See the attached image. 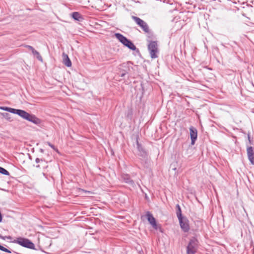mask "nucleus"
<instances>
[{"mask_svg": "<svg viewBox=\"0 0 254 254\" xmlns=\"http://www.w3.org/2000/svg\"><path fill=\"white\" fill-rule=\"evenodd\" d=\"M13 114H17L24 119L30 121L36 125L40 123V120L34 115L29 114L24 110L20 109H14Z\"/></svg>", "mask_w": 254, "mask_h": 254, "instance_id": "f257e3e1", "label": "nucleus"}, {"mask_svg": "<svg viewBox=\"0 0 254 254\" xmlns=\"http://www.w3.org/2000/svg\"><path fill=\"white\" fill-rule=\"evenodd\" d=\"M199 247V242L194 237L191 238L187 247V254H195Z\"/></svg>", "mask_w": 254, "mask_h": 254, "instance_id": "f03ea898", "label": "nucleus"}, {"mask_svg": "<svg viewBox=\"0 0 254 254\" xmlns=\"http://www.w3.org/2000/svg\"><path fill=\"white\" fill-rule=\"evenodd\" d=\"M12 242L26 248L32 250L35 249L34 244L30 240L26 238L18 237L14 239Z\"/></svg>", "mask_w": 254, "mask_h": 254, "instance_id": "7ed1b4c3", "label": "nucleus"}, {"mask_svg": "<svg viewBox=\"0 0 254 254\" xmlns=\"http://www.w3.org/2000/svg\"><path fill=\"white\" fill-rule=\"evenodd\" d=\"M115 36L121 43H122L124 46L128 48L129 49L132 50H135L136 49V47L133 43L123 35L117 33L115 34Z\"/></svg>", "mask_w": 254, "mask_h": 254, "instance_id": "20e7f679", "label": "nucleus"}, {"mask_svg": "<svg viewBox=\"0 0 254 254\" xmlns=\"http://www.w3.org/2000/svg\"><path fill=\"white\" fill-rule=\"evenodd\" d=\"M132 19L135 22V23L141 27L142 30L145 33L148 34H151V31L149 29V26L146 23V22L141 19L140 18L135 16H132Z\"/></svg>", "mask_w": 254, "mask_h": 254, "instance_id": "39448f33", "label": "nucleus"}, {"mask_svg": "<svg viewBox=\"0 0 254 254\" xmlns=\"http://www.w3.org/2000/svg\"><path fill=\"white\" fill-rule=\"evenodd\" d=\"M148 49L152 59H155L158 57V49L156 41H150L148 45Z\"/></svg>", "mask_w": 254, "mask_h": 254, "instance_id": "423d86ee", "label": "nucleus"}, {"mask_svg": "<svg viewBox=\"0 0 254 254\" xmlns=\"http://www.w3.org/2000/svg\"><path fill=\"white\" fill-rule=\"evenodd\" d=\"M179 219L180 227L182 230L184 232H188L190 229L189 225V221L188 219L186 217H184L180 218Z\"/></svg>", "mask_w": 254, "mask_h": 254, "instance_id": "0eeeda50", "label": "nucleus"}, {"mask_svg": "<svg viewBox=\"0 0 254 254\" xmlns=\"http://www.w3.org/2000/svg\"><path fill=\"white\" fill-rule=\"evenodd\" d=\"M190 136L191 138V144L193 145L197 137V131L195 128L191 127L190 128Z\"/></svg>", "mask_w": 254, "mask_h": 254, "instance_id": "6e6552de", "label": "nucleus"}, {"mask_svg": "<svg viewBox=\"0 0 254 254\" xmlns=\"http://www.w3.org/2000/svg\"><path fill=\"white\" fill-rule=\"evenodd\" d=\"M146 216L147 218V220L150 225L154 228L155 229H157V226L156 224V222L155 219L153 216L152 214H151L149 212H147L146 214Z\"/></svg>", "mask_w": 254, "mask_h": 254, "instance_id": "1a4fd4ad", "label": "nucleus"}, {"mask_svg": "<svg viewBox=\"0 0 254 254\" xmlns=\"http://www.w3.org/2000/svg\"><path fill=\"white\" fill-rule=\"evenodd\" d=\"M247 152L249 161L252 164L254 165V151L252 146H249L247 149Z\"/></svg>", "mask_w": 254, "mask_h": 254, "instance_id": "9d476101", "label": "nucleus"}, {"mask_svg": "<svg viewBox=\"0 0 254 254\" xmlns=\"http://www.w3.org/2000/svg\"><path fill=\"white\" fill-rule=\"evenodd\" d=\"M130 64V62L124 63L120 64L119 66V69L123 70L124 72L121 74V77L124 76L127 73L129 70V65Z\"/></svg>", "mask_w": 254, "mask_h": 254, "instance_id": "9b49d317", "label": "nucleus"}, {"mask_svg": "<svg viewBox=\"0 0 254 254\" xmlns=\"http://www.w3.org/2000/svg\"><path fill=\"white\" fill-rule=\"evenodd\" d=\"M136 145L138 151L139 152V155L140 156L142 157H145L146 155V151L144 150V149L142 148L141 144H140L138 141V140H136Z\"/></svg>", "mask_w": 254, "mask_h": 254, "instance_id": "f8f14e48", "label": "nucleus"}, {"mask_svg": "<svg viewBox=\"0 0 254 254\" xmlns=\"http://www.w3.org/2000/svg\"><path fill=\"white\" fill-rule=\"evenodd\" d=\"M72 17L78 21H81L83 19L82 15L78 12H73L71 14Z\"/></svg>", "mask_w": 254, "mask_h": 254, "instance_id": "ddd939ff", "label": "nucleus"}, {"mask_svg": "<svg viewBox=\"0 0 254 254\" xmlns=\"http://www.w3.org/2000/svg\"><path fill=\"white\" fill-rule=\"evenodd\" d=\"M63 61L64 64L67 66V67H70L71 66V62L68 58V56L66 54H63Z\"/></svg>", "mask_w": 254, "mask_h": 254, "instance_id": "4468645a", "label": "nucleus"}, {"mask_svg": "<svg viewBox=\"0 0 254 254\" xmlns=\"http://www.w3.org/2000/svg\"><path fill=\"white\" fill-rule=\"evenodd\" d=\"M122 178L126 183L129 184H133V181L130 179L129 176L127 174H123L122 176Z\"/></svg>", "mask_w": 254, "mask_h": 254, "instance_id": "2eb2a0df", "label": "nucleus"}, {"mask_svg": "<svg viewBox=\"0 0 254 254\" xmlns=\"http://www.w3.org/2000/svg\"><path fill=\"white\" fill-rule=\"evenodd\" d=\"M176 208H177L176 215H177L178 218L180 219V218L184 217L182 216L181 208V207L179 205V204H178L176 205Z\"/></svg>", "mask_w": 254, "mask_h": 254, "instance_id": "dca6fc26", "label": "nucleus"}, {"mask_svg": "<svg viewBox=\"0 0 254 254\" xmlns=\"http://www.w3.org/2000/svg\"><path fill=\"white\" fill-rule=\"evenodd\" d=\"M0 109L5 111H8L11 113H13L15 109L7 107H0Z\"/></svg>", "mask_w": 254, "mask_h": 254, "instance_id": "f3484780", "label": "nucleus"}, {"mask_svg": "<svg viewBox=\"0 0 254 254\" xmlns=\"http://www.w3.org/2000/svg\"><path fill=\"white\" fill-rule=\"evenodd\" d=\"M32 53H33V54L34 55L36 56V57L38 60L42 62V61H43L42 57H41V56L40 55L38 51L34 50V51H33L32 52Z\"/></svg>", "mask_w": 254, "mask_h": 254, "instance_id": "a211bd4d", "label": "nucleus"}, {"mask_svg": "<svg viewBox=\"0 0 254 254\" xmlns=\"http://www.w3.org/2000/svg\"><path fill=\"white\" fill-rule=\"evenodd\" d=\"M0 173L5 175H9V172L2 167H0Z\"/></svg>", "mask_w": 254, "mask_h": 254, "instance_id": "6ab92c4d", "label": "nucleus"}, {"mask_svg": "<svg viewBox=\"0 0 254 254\" xmlns=\"http://www.w3.org/2000/svg\"><path fill=\"white\" fill-rule=\"evenodd\" d=\"M1 115L2 116L3 118L6 119L7 120H10L11 118L10 117V115L7 113H2Z\"/></svg>", "mask_w": 254, "mask_h": 254, "instance_id": "aec40b11", "label": "nucleus"}, {"mask_svg": "<svg viewBox=\"0 0 254 254\" xmlns=\"http://www.w3.org/2000/svg\"><path fill=\"white\" fill-rule=\"evenodd\" d=\"M0 250L8 253H11V251L10 250L7 249L1 245H0Z\"/></svg>", "mask_w": 254, "mask_h": 254, "instance_id": "412c9836", "label": "nucleus"}, {"mask_svg": "<svg viewBox=\"0 0 254 254\" xmlns=\"http://www.w3.org/2000/svg\"><path fill=\"white\" fill-rule=\"evenodd\" d=\"M47 144L49 146H50L51 148H52L53 149H55V147L54 146V145H53V144H52L50 142H46Z\"/></svg>", "mask_w": 254, "mask_h": 254, "instance_id": "4be33fe9", "label": "nucleus"}, {"mask_svg": "<svg viewBox=\"0 0 254 254\" xmlns=\"http://www.w3.org/2000/svg\"><path fill=\"white\" fill-rule=\"evenodd\" d=\"M26 47H27L28 49H29L30 50H31V52H32L33 51H34L35 50L32 46H29V45H26Z\"/></svg>", "mask_w": 254, "mask_h": 254, "instance_id": "5701e85b", "label": "nucleus"}, {"mask_svg": "<svg viewBox=\"0 0 254 254\" xmlns=\"http://www.w3.org/2000/svg\"><path fill=\"white\" fill-rule=\"evenodd\" d=\"M36 162L38 163H40V162H43V160L42 159H40L39 158H36V160H35Z\"/></svg>", "mask_w": 254, "mask_h": 254, "instance_id": "b1692460", "label": "nucleus"}, {"mask_svg": "<svg viewBox=\"0 0 254 254\" xmlns=\"http://www.w3.org/2000/svg\"><path fill=\"white\" fill-rule=\"evenodd\" d=\"M0 238H2L3 240H5V238H6L8 239H11V237L10 236L5 237H2V236H0Z\"/></svg>", "mask_w": 254, "mask_h": 254, "instance_id": "393cba45", "label": "nucleus"}, {"mask_svg": "<svg viewBox=\"0 0 254 254\" xmlns=\"http://www.w3.org/2000/svg\"><path fill=\"white\" fill-rule=\"evenodd\" d=\"M171 168H172V170H176V168L175 167V166L173 167V164H171Z\"/></svg>", "mask_w": 254, "mask_h": 254, "instance_id": "a878e982", "label": "nucleus"}, {"mask_svg": "<svg viewBox=\"0 0 254 254\" xmlns=\"http://www.w3.org/2000/svg\"><path fill=\"white\" fill-rule=\"evenodd\" d=\"M36 167H37V168H40V165H37V166H36Z\"/></svg>", "mask_w": 254, "mask_h": 254, "instance_id": "bb28decb", "label": "nucleus"}, {"mask_svg": "<svg viewBox=\"0 0 254 254\" xmlns=\"http://www.w3.org/2000/svg\"><path fill=\"white\" fill-rule=\"evenodd\" d=\"M248 138H249V139L250 142H251V140H250V136H249V135H248Z\"/></svg>", "mask_w": 254, "mask_h": 254, "instance_id": "cd10ccee", "label": "nucleus"}, {"mask_svg": "<svg viewBox=\"0 0 254 254\" xmlns=\"http://www.w3.org/2000/svg\"><path fill=\"white\" fill-rule=\"evenodd\" d=\"M43 175L44 176H45V173H43Z\"/></svg>", "mask_w": 254, "mask_h": 254, "instance_id": "c85d7f7f", "label": "nucleus"}]
</instances>
